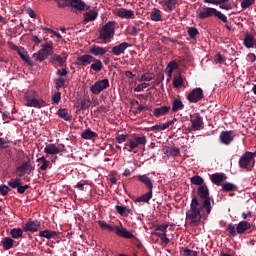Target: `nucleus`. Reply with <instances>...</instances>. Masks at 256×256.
<instances>
[{"mask_svg":"<svg viewBox=\"0 0 256 256\" xmlns=\"http://www.w3.org/2000/svg\"><path fill=\"white\" fill-rule=\"evenodd\" d=\"M197 195L200 199H203V201L201 204L197 196L192 197L190 209L186 212V221H190V227H199V225H201V220L203 219L201 211L205 209L206 214L210 215L213 209L211 201L212 203L215 201L213 197L209 195V187H207V184L198 187Z\"/></svg>","mask_w":256,"mask_h":256,"instance_id":"obj_1","label":"nucleus"},{"mask_svg":"<svg viewBox=\"0 0 256 256\" xmlns=\"http://www.w3.org/2000/svg\"><path fill=\"white\" fill-rule=\"evenodd\" d=\"M59 9L71 7L72 11H89V6L83 0H54Z\"/></svg>","mask_w":256,"mask_h":256,"instance_id":"obj_2","label":"nucleus"},{"mask_svg":"<svg viewBox=\"0 0 256 256\" xmlns=\"http://www.w3.org/2000/svg\"><path fill=\"white\" fill-rule=\"evenodd\" d=\"M213 15H215L217 19H220V21H223V23H227V16L215 8L204 7L197 11L198 19H208L209 17H213Z\"/></svg>","mask_w":256,"mask_h":256,"instance_id":"obj_3","label":"nucleus"},{"mask_svg":"<svg viewBox=\"0 0 256 256\" xmlns=\"http://www.w3.org/2000/svg\"><path fill=\"white\" fill-rule=\"evenodd\" d=\"M42 48L37 52L33 54V58L35 61H39L42 63V61H45L53 53V43L49 44H43L41 46Z\"/></svg>","mask_w":256,"mask_h":256,"instance_id":"obj_4","label":"nucleus"},{"mask_svg":"<svg viewBox=\"0 0 256 256\" xmlns=\"http://www.w3.org/2000/svg\"><path fill=\"white\" fill-rule=\"evenodd\" d=\"M115 35V21L107 22L100 30L99 39L107 41V39H113Z\"/></svg>","mask_w":256,"mask_h":256,"instance_id":"obj_5","label":"nucleus"},{"mask_svg":"<svg viewBox=\"0 0 256 256\" xmlns=\"http://www.w3.org/2000/svg\"><path fill=\"white\" fill-rule=\"evenodd\" d=\"M204 97L203 89L201 88H194L192 91H190L186 99L189 101V103H199Z\"/></svg>","mask_w":256,"mask_h":256,"instance_id":"obj_6","label":"nucleus"},{"mask_svg":"<svg viewBox=\"0 0 256 256\" xmlns=\"http://www.w3.org/2000/svg\"><path fill=\"white\" fill-rule=\"evenodd\" d=\"M107 87H109V79H103L95 82L94 85L91 86L90 91H92L93 95H99V93L107 89Z\"/></svg>","mask_w":256,"mask_h":256,"instance_id":"obj_7","label":"nucleus"},{"mask_svg":"<svg viewBox=\"0 0 256 256\" xmlns=\"http://www.w3.org/2000/svg\"><path fill=\"white\" fill-rule=\"evenodd\" d=\"M41 227V222H39V220H29L27 221L24 226H23V230L27 233H37V231H39Z\"/></svg>","mask_w":256,"mask_h":256,"instance_id":"obj_8","label":"nucleus"},{"mask_svg":"<svg viewBox=\"0 0 256 256\" xmlns=\"http://www.w3.org/2000/svg\"><path fill=\"white\" fill-rule=\"evenodd\" d=\"M129 47H133V44H129L127 42H122V43L112 47L111 53H112V55L119 57V55H123V53H125V50L129 49Z\"/></svg>","mask_w":256,"mask_h":256,"instance_id":"obj_9","label":"nucleus"},{"mask_svg":"<svg viewBox=\"0 0 256 256\" xmlns=\"http://www.w3.org/2000/svg\"><path fill=\"white\" fill-rule=\"evenodd\" d=\"M95 61V57L90 54H84L78 58H76V65L80 67H87V65H91Z\"/></svg>","mask_w":256,"mask_h":256,"instance_id":"obj_10","label":"nucleus"},{"mask_svg":"<svg viewBox=\"0 0 256 256\" xmlns=\"http://www.w3.org/2000/svg\"><path fill=\"white\" fill-rule=\"evenodd\" d=\"M253 161V154L251 152H245L239 159V167L241 169H247Z\"/></svg>","mask_w":256,"mask_h":256,"instance_id":"obj_11","label":"nucleus"},{"mask_svg":"<svg viewBox=\"0 0 256 256\" xmlns=\"http://www.w3.org/2000/svg\"><path fill=\"white\" fill-rule=\"evenodd\" d=\"M192 131H201L203 129V117L196 114L194 118L190 119Z\"/></svg>","mask_w":256,"mask_h":256,"instance_id":"obj_12","label":"nucleus"},{"mask_svg":"<svg viewBox=\"0 0 256 256\" xmlns=\"http://www.w3.org/2000/svg\"><path fill=\"white\" fill-rule=\"evenodd\" d=\"M204 3H210L211 5H219L220 9H225L226 11H231L233 6L229 3V0H203Z\"/></svg>","mask_w":256,"mask_h":256,"instance_id":"obj_13","label":"nucleus"},{"mask_svg":"<svg viewBox=\"0 0 256 256\" xmlns=\"http://www.w3.org/2000/svg\"><path fill=\"white\" fill-rule=\"evenodd\" d=\"M114 233L118 235V237H123L124 239H133L135 236L123 226H115Z\"/></svg>","mask_w":256,"mask_h":256,"instance_id":"obj_14","label":"nucleus"},{"mask_svg":"<svg viewBox=\"0 0 256 256\" xmlns=\"http://www.w3.org/2000/svg\"><path fill=\"white\" fill-rule=\"evenodd\" d=\"M116 16L120 17V19H135V12L133 10L120 8L117 10Z\"/></svg>","mask_w":256,"mask_h":256,"instance_id":"obj_15","label":"nucleus"},{"mask_svg":"<svg viewBox=\"0 0 256 256\" xmlns=\"http://www.w3.org/2000/svg\"><path fill=\"white\" fill-rule=\"evenodd\" d=\"M179 3L178 0H162L159 2V4L163 7L164 11L166 13H171L173 9H175V6Z\"/></svg>","mask_w":256,"mask_h":256,"instance_id":"obj_16","label":"nucleus"},{"mask_svg":"<svg viewBox=\"0 0 256 256\" xmlns=\"http://www.w3.org/2000/svg\"><path fill=\"white\" fill-rule=\"evenodd\" d=\"M219 139H220L221 143H223V145H231V142L234 139L233 131H222L220 133Z\"/></svg>","mask_w":256,"mask_h":256,"instance_id":"obj_17","label":"nucleus"},{"mask_svg":"<svg viewBox=\"0 0 256 256\" xmlns=\"http://www.w3.org/2000/svg\"><path fill=\"white\" fill-rule=\"evenodd\" d=\"M249 229H251V223L245 220L240 221L236 226V231L238 235H243V233H245L246 231H249Z\"/></svg>","mask_w":256,"mask_h":256,"instance_id":"obj_18","label":"nucleus"},{"mask_svg":"<svg viewBox=\"0 0 256 256\" xmlns=\"http://www.w3.org/2000/svg\"><path fill=\"white\" fill-rule=\"evenodd\" d=\"M89 53L91 55H94V57L103 56V55H105V53H107V48H104V47H101V46H97V45H93L89 49Z\"/></svg>","mask_w":256,"mask_h":256,"instance_id":"obj_19","label":"nucleus"},{"mask_svg":"<svg viewBox=\"0 0 256 256\" xmlns=\"http://www.w3.org/2000/svg\"><path fill=\"white\" fill-rule=\"evenodd\" d=\"M44 153H46V155H58V153H63V150L58 148L55 144H48L44 148Z\"/></svg>","mask_w":256,"mask_h":256,"instance_id":"obj_20","label":"nucleus"},{"mask_svg":"<svg viewBox=\"0 0 256 256\" xmlns=\"http://www.w3.org/2000/svg\"><path fill=\"white\" fill-rule=\"evenodd\" d=\"M59 235H61V233L53 230H43L39 233V236L44 237L45 239H55L56 237H59Z\"/></svg>","mask_w":256,"mask_h":256,"instance_id":"obj_21","label":"nucleus"},{"mask_svg":"<svg viewBox=\"0 0 256 256\" xmlns=\"http://www.w3.org/2000/svg\"><path fill=\"white\" fill-rule=\"evenodd\" d=\"M171 111V106H160L153 110V115L156 117H163V115H167Z\"/></svg>","mask_w":256,"mask_h":256,"instance_id":"obj_22","label":"nucleus"},{"mask_svg":"<svg viewBox=\"0 0 256 256\" xmlns=\"http://www.w3.org/2000/svg\"><path fill=\"white\" fill-rule=\"evenodd\" d=\"M243 45L246 49H253V47H256L255 38L251 34L247 33L244 37Z\"/></svg>","mask_w":256,"mask_h":256,"instance_id":"obj_23","label":"nucleus"},{"mask_svg":"<svg viewBox=\"0 0 256 256\" xmlns=\"http://www.w3.org/2000/svg\"><path fill=\"white\" fill-rule=\"evenodd\" d=\"M225 179H227V177L223 173H214L210 176V180L214 185H221Z\"/></svg>","mask_w":256,"mask_h":256,"instance_id":"obj_24","label":"nucleus"},{"mask_svg":"<svg viewBox=\"0 0 256 256\" xmlns=\"http://www.w3.org/2000/svg\"><path fill=\"white\" fill-rule=\"evenodd\" d=\"M17 52H18V55H20V58L22 61H25V63L30 65V67L35 66V62H33V60H31V57H29V54L27 52H25V50L18 49Z\"/></svg>","mask_w":256,"mask_h":256,"instance_id":"obj_25","label":"nucleus"},{"mask_svg":"<svg viewBox=\"0 0 256 256\" xmlns=\"http://www.w3.org/2000/svg\"><path fill=\"white\" fill-rule=\"evenodd\" d=\"M175 69H179V64L177 63V61L172 60L167 64L166 67V75H168L169 79H171V77L173 76V71H175Z\"/></svg>","mask_w":256,"mask_h":256,"instance_id":"obj_26","label":"nucleus"},{"mask_svg":"<svg viewBox=\"0 0 256 256\" xmlns=\"http://www.w3.org/2000/svg\"><path fill=\"white\" fill-rule=\"evenodd\" d=\"M29 171V162H23L16 168V175L18 177H25V174Z\"/></svg>","mask_w":256,"mask_h":256,"instance_id":"obj_27","label":"nucleus"},{"mask_svg":"<svg viewBox=\"0 0 256 256\" xmlns=\"http://www.w3.org/2000/svg\"><path fill=\"white\" fill-rule=\"evenodd\" d=\"M181 150L177 147H164V154L168 157H177V155H180Z\"/></svg>","mask_w":256,"mask_h":256,"instance_id":"obj_28","label":"nucleus"},{"mask_svg":"<svg viewBox=\"0 0 256 256\" xmlns=\"http://www.w3.org/2000/svg\"><path fill=\"white\" fill-rule=\"evenodd\" d=\"M99 13L95 10H89L88 12L84 13L83 23H89L90 21H95L97 19Z\"/></svg>","mask_w":256,"mask_h":256,"instance_id":"obj_29","label":"nucleus"},{"mask_svg":"<svg viewBox=\"0 0 256 256\" xmlns=\"http://www.w3.org/2000/svg\"><path fill=\"white\" fill-rule=\"evenodd\" d=\"M138 181H141V183H144L146 187L149 189V191H153V181H151V178H149L147 175H139L137 176Z\"/></svg>","mask_w":256,"mask_h":256,"instance_id":"obj_30","label":"nucleus"},{"mask_svg":"<svg viewBox=\"0 0 256 256\" xmlns=\"http://www.w3.org/2000/svg\"><path fill=\"white\" fill-rule=\"evenodd\" d=\"M185 104H183V101H181V99L175 98L172 101V108H170L172 110V113H177V111H181V109H184Z\"/></svg>","mask_w":256,"mask_h":256,"instance_id":"obj_31","label":"nucleus"},{"mask_svg":"<svg viewBox=\"0 0 256 256\" xmlns=\"http://www.w3.org/2000/svg\"><path fill=\"white\" fill-rule=\"evenodd\" d=\"M153 197V190H149L146 194L141 195L136 199L137 203H149Z\"/></svg>","mask_w":256,"mask_h":256,"instance_id":"obj_32","label":"nucleus"},{"mask_svg":"<svg viewBox=\"0 0 256 256\" xmlns=\"http://www.w3.org/2000/svg\"><path fill=\"white\" fill-rule=\"evenodd\" d=\"M45 104V101L43 100H38L37 98H32V99H27V107H41Z\"/></svg>","mask_w":256,"mask_h":256,"instance_id":"obj_33","label":"nucleus"},{"mask_svg":"<svg viewBox=\"0 0 256 256\" xmlns=\"http://www.w3.org/2000/svg\"><path fill=\"white\" fill-rule=\"evenodd\" d=\"M139 146L137 145V142H135V139H128L126 144L124 145V150L129 151L131 153L134 149H137Z\"/></svg>","mask_w":256,"mask_h":256,"instance_id":"obj_34","label":"nucleus"},{"mask_svg":"<svg viewBox=\"0 0 256 256\" xmlns=\"http://www.w3.org/2000/svg\"><path fill=\"white\" fill-rule=\"evenodd\" d=\"M150 19L155 22L162 21L163 16L161 15V10L157 8H153L151 14H150Z\"/></svg>","mask_w":256,"mask_h":256,"instance_id":"obj_35","label":"nucleus"},{"mask_svg":"<svg viewBox=\"0 0 256 256\" xmlns=\"http://www.w3.org/2000/svg\"><path fill=\"white\" fill-rule=\"evenodd\" d=\"M95 137H97V134L95 132H93V130H91L90 128L84 130L81 133L82 139L91 140V139H95Z\"/></svg>","mask_w":256,"mask_h":256,"instance_id":"obj_36","label":"nucleus"},{"mask_svg":"<svg viewBox=\"0 0 256 256\" xmlns=\"http://www.w3.org/2000/svg\"><path fill=\"white\" fill-rule=\"evenodd\" d=\"M57 115L61 119H64V121H71V119H73V116L69 115V112L67 111V109L60 108L57 111Z\"/></svg>","mask_w":256,"mask_h":256,"instance_id":"obj_37","label":"nucleus"},{"mask_svg":"<svg viewBox=\"0 0 256 256\" xmlns=\"http://www.w3.org/2000/svg\"><path fill=\"white\" fill-rule=\"evenodd\" d=\"M36 161L37 163H42V165L39 167L40 171H47L49 165L51 164V162H49L45 156L38 158Z\"/></svg>","mask_w":256,"mask_h":256,"instance_id":"obj_38","label":"nucleus"},{"mask_svg":"<svg viewBox=\"0 0 256 256\" xmlns=\"http://www.w3.org/2000/svg\"><path fill=\"white\" fill-rule=\"evenodd\" d=\"M90 69H92V71H96V73L101 72L103 69V62L99 59H95L91 64Z\"/></svg>","mask_w":256,"mask_h":256,"instance_id":"obj_39","label":"nucleus"},{"mask_svg":"<svg viewBox=\"0 0 256 256\" xmlns=\"http://www.w3.org/2000/svg\"><path fill=\"white\" fill-rule=\"evenodd\" d=\"M14 243H15V240H13V238H9V237L4 238V240L2 241L3 249H5V251H9V249H12Z\"/></svg>","mask_w":256,"mask_h":256,"instance_id":"obj_40","label":"nucleus"},{"mask_svg":"<svg viewBox=\"0 0 256 256\" xmlns=\"http://www.w3.org/2000/svg\"><path fill=\"white\" fill-rule=\"evenodd\" d=\"M79 111H85L91 107V99H83L79 102Z\"/></svg>","mask_w":256,"mask_h":256,"instance_id":"obj_41","label":"nucleus"},{"mask_svg":"<svg viewBox=\"0 0 256 256\" xmlns=\"http://www.w3.org/2000/svg\"><path fill=\"white\" fill-rule=\"evenodd\" d=\"M51 63H58L59 67H64L65 66V60H63V57L59 54H54L51 59Z\"/></svg>","mask_w":256,"mask_h":256,"instance_id":"obj_42","label":"nucleus"},{"mask_svg":"<svg viewBox=\"0 0 256 256\" xmlns=\"http://www.w3.org/2000/svg\"><path fill=\"white\" fill-rule=\"evenodd\" d=\"M237 186L231 182H224L222 183V191H226V193H229L231 191H236Z\"/></svg>","mask_w":256,"mask_h":256,"instance_id":"obj_43","label":"nucleus"},{"mask_svg":"<svg viewBox=\"0 0 256 256\" xmlns=\"http://www.w3.org/2000/svg\"><path fill=\"white\" fill-rule=\"evenodd\" d=\"M190 181L192 183V185H199V187H201L202 185H205L203 183H205V180H203V177L196 175L190 178Z\"/></svg>","mask_w":256,"mask_h":256,"instance_id":"obj_44","label":"nucleus"},{"mask_svg":"<svg viewBox=\"0 0 256 256\" xmlns=\"http://www.w3.org/2000/svg\"><path fill=\"white\" fill-rule=\"evenodd\" d=\"M10 234L13 237V239H19L20 237H23V229L14 228L10 231Z\"/></svg>","mask_w":256,"mask_h":256,"instance_id":"obj_45","label":"nucleus"},{"mask_svg":"<svg viewBox=\"0 0 256 256\" xmlns=\"http://www.w3.org/2000/svg\"><path fill=\"white\" fill-rule=\"evenodd\" d=\"M97 223H98L99 227H101V229H107V231H113V232L115 231V226H111L103 220H99Z\"/></svg>","mask_w":256,"mask_h":256,"instance_id":"obj_46","label":"nucleus"},{"mask_svg":"<svg viewBox=\"0 0 256 256\" xmlns=\"http://www.w3.org/2000/svg\"><path fill=\"white\" fill-rule=\"evenodd\" d=\"M227 231L230 237H237V227H235L233 223L228 224Z\"/></svg>","mask_w":256,"mask_h":256,"instance_id":"obj_47","label":"nucleus"},{"mask_svg":"<svg viewBox=\"0 0 256 256\" xmlns=\"http://www.w3.org/2000/svg\"><path fill=\"white\" fill-rule=\"evenodd\" d=\"M173 87L179 89V87H183V77L179 75L178 77H174L173 79Z\"/></svg>","mask_w":256,"mask_h":256,"instance_id":"obj_48","label":"nucleus"},{"mask_svg":"<svg viewBox=\"0 0 256 256\" xmlns=\"http://www.w3.org/2000/svg\"><path fill=\"white\" fill-rule=\"evenodd\" d=\"M134 141L136 142L138 147H139V145H146L147 144V137L145 135L136 136V137H134Z\"/></svg>","mask_w":256,"mask_h":256,"instance_id":"obj_49","label":"nucleus"},{"mask_svg":"<svg viewBox=\"0 0 256 256\" xmlns=\"http://www.w3.org/2000/svg\"><path fill=\"white\" fill-rule=\"evenodd\" d=\"M20 184H21V179L19 178H15L8 182V186L11 187V189H18Z\"/></svg>","mask_w":256,"mask_h":256,"instance_id":"obj_50","label":"nucleus"},{"mask_svg":"<svg viewBox=\"0 0 256 256\" xmlns=\"http://www.w3.org/2000/svg\"><path fill=\"white\" fill-rule=\"evenodd\" d=\"M188 35H189L190 39H195V37H197V35H199V30H197V28H195V27H190L188 29Z\"/></svg>","mask_w":256,"mask_h":256,"instance_id":"obj_51","label":"nucleus"},{"mask_svg":"<svg viewBox=\"0 0 256 256\" xmlns=\"http://www.w3.org/2000/svg\"><path fill=\"white\" fill-rule=\"evenodd\" d=\"M9 191H11V188H9V186L5 184L0 185V193L3 197L9 195Z\"/></svg>","mask_w":256,"mask_h":256,"instance_id":"obj_52","label":"nucleus"},{"mask_svg":"<svg viewBox=\"0 0 256 256\" xmlns=\"http://www.w3.org/2000/svg\"><path fill=\"white\" fill-rule=\"evenodd\" d=\"M151 131H165L166 126L165 123H160V124H155L154 126H152Z\"/></svg>","mask_w":256,"mask_h":256,"instance_id":"obj_53","label":"nucleus"},{"mask_svg":"<svg viewBox=\"0 0 256 256\" xmlns=\"http://www.w3.org/2000/svg\"><path fill=\"white\" fill-rule=\"evenodd\" d=\"M182 251L184 253V256H197L198 253L195 250H191L189 248H182Z\"/></svg>","mask_w":256,"mask_h":256,"instance_id":"obj_54","label":"nucleus"},{"mask_svg":"<svg viewBox=\"0 0 256 256\" xmlns=\"http://www.w3.org/2000/svg\"><path fill=\"white\" fill-rule=\"evenodd\" d=\"M255 3V0H243L241 2V7L242 9H249V7H251V5H253Z\"/></svg>","mask_w":256,"mask_h":256,"instance_id":"obj_55","label":"nucleus"},{"mask_svg":"<svg viewBox=\"0 0 256 256\" xmlns=\"http://www.w3.org/2000/svg\"><path fill=\"white\" fill-rule=\"evenodd\" d=\"M61 87H65V78H58L55 81V88L61 89Z\"/></svg>","mask_w":256,"mask_h":256,"instance_id":"obj_56","label":"nucleus"},{"mask_svg":"<svg viewBox=\"0 0 256 256\" xmlns=\"http://www.w3.org/2000/svg\"><path fill=\"white\" fill-rule=\"evenodd\" d=\"M128 137H129V135H127V134H120V135L116 136V141L119 144L125 143V141H127Z\"/></svg>","mask_w":256,"mask_h":256,"instance_id":"obj_57","label":"nucleus"},{"mask_svg":"<svg viewBox=\"0 0 256 256\" xmlns=\"http://www.w3.org/2000/svg\"><path fill=\"white\" fill-rule=\"evenodd\" d=\"M1 115H2V119L3 121H5L4 123H11V121L13 120V118H11V116L9 115V113L0 111Z\"/></svg>","mask_w":256,"mask_h":256,"instance_id":"obj_58","label":"nucleus"},{"mask_svg":"<svg viewBox=\"0 0 256 256\" xmlns=\"http://www.w3.org/2000/svg\"><path fill=\"white\" fill-rule=\"evenodd\" d=\"M153 79H155L151 74L149 73H145L141 76V78L139 79V81H153Z\"/></svg>","mask_w":256,"mask_h":256,"instance_id":"obj_59","label":"nucleus"},{"mask_svg":"<svg viewBox=\"0 0 256 256\" xmlns=\"http://www.w3.org/2000/svg\"><path fill=\"white\" fill-rule=\"evenodd\" d=\"M26 189H29V185L28 184H26V185H22L21 184V182H20V184H19V186H18V188H17V193H19L20 195H23V193H25V190Z\"/></svg>","mask_w":256,"mask_h":256,"instance_id":"obj_60","label":"nucleus"},{"mask_svg":"<svg viewBox=\"0 0 256 256\" xmlns=\"http://www.w3.org/2000/svg\"><path fill=\"white\" fill-rule=\"evenodd\" d=\"M7 143H10L7 138H0V149H7Z\"/></svg>","mask_w":256,"mask_h":256,"instance_id":"obj_61","label":"nucleus"},{"mask_svg":"<svg viewBox=\"0 0 256 256\" xmlns=\"http://www.w3.org/2000/svg\"><path fill=\"white\" fill-rule=\"evenodd\" d=\"M68 73H69V71H67V69H65V68L58 69L56 71V75H58V77H65Z\"/></svg>","mask_w":256,"mask_h":256,"instance_id":"obj_62","label":"nucleus"},{"mask_svg":"<svg viewBox=\"0 0 256 256\" xmlns=\"http://www.w3.org/2000/svg\"><path fill=\"white\" fill-rule=\"evenodd\" d=\"M52 101L53 103H59L61 101V92H56L53 96H52Z\"/></svg>","mask_w":256,"mask_h":256,"instance_id":"obj_63","label":"nucleus"},{"mask_svg":"<svg viewBox=\"0 0 256 256\" xmlns=\"http://www.w3.org/2000/svg\"><path fill=\"white\" fill-rule=\"evenodd\" d=\"M115 209H116L117 213H119V215L124 217V215H125V206L116 205Z\"/></svg>","mask_w":256,"mask_h":256,"instance_id":"obj_64","label":"nucleus"}]
</instances>
